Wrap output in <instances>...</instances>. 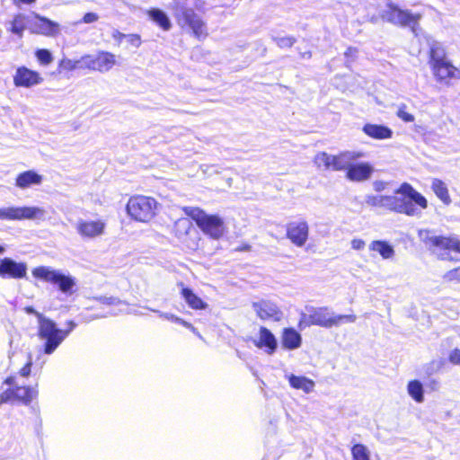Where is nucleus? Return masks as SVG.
Segmentation results:
<instances>
[{"mask_svg": "<svg viewBox=\"0 0 460 460\" xmlns=\"http://www.w3.org/2000/svg\"><path fill=\"white\" fill-rule=\"evenodd\" d=\"M176 225L179 228H183L186 234H188L190 229L193 228L191 223L186 218L179 219Z\"/></svg>", "mask_w": 460, "mask_h": 460, "instance_id": "obj_42", "label": "nucleus"}, {"mask_svg": "<svg viewBox=\"0 0 460 460\" xmlns=\"http://www.w3.org/2000/svg\"><path fill=\"white\" fill-rule=\"evenodd\" d=\"M68 325L66 329L59 328L51 318H39L38 336L43 342L45 354H52L76 326L73 321Z\"/></svg>", "mask_w": 460, "mask_h": 460, "instance_id": "obj_3", "label": "nucleus"}, {"mask_svg": "<svg viewBox=\"0 0 460 460\" xmlns=\"http://www.w3.org/2000/svg\"><path fill=\"white\" fill-rule=\"evenodd\" d=\"M79 63H82L81 59L80 60H71V59H68V58H63L61 61H60V64L59 66L65 69V70H67V71H72V70H75L79 66Z\"/></svg>", "mask_w": 460, "mask_h": 460, "instance_id": "obj_37", "label": "nucleus"}, {"mask_svg": "<svg viewBox=\"0 0 460 460\" xmlns=\"http://www.w3.org/2000/svg\"><path fill=\"white\" fill-rule=\"evenodd\" d=\"M31 275L37 279L56 285L58 290L66 296H71L76 291V279L59 270L39 266L31 270Z\"/></svg>", "mask_w": 460, "mask_h": 460, "instance_id": "obj_7", "label": "nucleus"}, {"mask_svg": "<svg viewBox=\"0 0 460 460\" xmlns=\"http://www.w3.org/2000/svg\"><path fill=\"white\" fill-rule=\"evenodd\" d=\"M448 360L451 364L460 366V349H454L449 352Z\"/></svg>", "mask_w": 460, "mask_h": 460, "instance_id": "obj_40", "label": "nucleus"}, {"mask_svg": "<svg viewBox=\"0 0 460 460\" xmlns=\"http://www.w3.org/2000/svg\"><path fill=\"white\" fill-rule=\"evenodd\" d=\"M429 58L432 73L438 81L447 82L451 78L459 77V68L447 60L439 42L430 43Z\"/></svg>", "mask_w": 460, "mask_h": 460, "instance_id": "obj_6", "label": "nucleus"}, {"mask_svg": "<svg viewBox=\"0 0 460 460\" xmlns=\"http://www.w3.org/2000/svg\"><path fill=\"white\" fill-rule=\"evenodd\" d=\"M387 183L383 181H376L373 182V188L376 191H383L385 190Z\"/></svg>", "mask_w": 460, "mask_h": 460, "instance_id": "obj_45", "label": "nucleus"}, {"mask_svg": "<svg viewBox=\"0 0 460 460\" xmlns=\"http://www.w3.org/2000/svg\"><path fill=\"white\" fill-rule=\"evenodd\" d=\"M280 342L283 349L295 350L300 348L302 344V337L295 329L285 328L280 337Z\"/></svg>", "mask_w": 460, "mask_h": 460, "instance_id": "obj_22", "label": "nucleus"}, {"mask_svg": "<svg viewBox=\"0 0 460 460\" xmlns=\"http://www.w3.org/2000/svg\"><path fill=\"white\" fill-rule=\"evenodd\" d=\"M191 7L200 9L202 4L199 0H174L171 5L177 22L181 28H188L199 40L206 39L208 35L206 22L194 13Z\"/></svg>", "mask_w": 460, "mask_h": 460, "instance_id": "obj_1", "label": "nucleus"}, {"mask_svg": "<svg viewBox=\"0 0 460 460\" xmlns=\"http://www.w3.org/2000/svg\"><path fill=\"white\" fill-rule=\"evenodd\" d=\"M99 20V15L95 13H87L83 17L84 23H93Z\"/></svg>", "mask_w": 460, "mask_h": 460, "instance_id": "obj_43", "label": "nucleus"}, {"mask_svg": "<svg viewBox=\"0 0 460 460\" xmlns=\"http://www.w3.org/2000/svg\"><path fill=\"white\" fill-rule=\"evenodd\" d=\"M308 236L309 226L305 220L298 219L288 224L287 237L294 245L297 247L304 246L308 240Z\"/></svg>", "mask_w": 460, "mask_h": 460, "instance_id": "obj_17", "label": "nucleus"}, {"mask_svg": "<svg viewBox=\"0 0 460 460\" xmlns=\"http://www.w3.org/2000/svg\"><path fill=\"white\" fill-rule=\"evenodd\" d=\"M447 276L450 280L460 281V267H457V268L448 271Z\"/></svg>", "mask_w": 460, "mask_h": 460, "instance_id": "obj_44", "label": "nucleus"}, {"mask_svg": "<svg viewBox=\"0 0 460 460\" xmlns=\"http://www.w3.org/2000/svg\"><path fill=\"white\" fill-rule=\"evenodd\" d=\"M13 398L15 399V388L7 389L0 394V406L5 402H8Z\"/></svg>", "mask_w": 460, "mask_h": 460, "instance_id": "obj_38", "label": "nucleus"}, {"mask_svg": "<svg viewBox=\"0 0 460 460\" xmlns=\"http://www.w3.org/2000/svg\"><path fill=\"white\" fill-rule=\"evenodd\" d=\"M172 319L174 320L175 323L181 324L188 329H190L193 332H195V328L193 327V325L187 323L182 318L176 317V318H172Z\"/></svg>", "mask_w": 460, "mask_h": 460, "instance_id": "obj_46", "label": "nucleus"}, {"mask_svg": "<svg viewBox=\"0 0 460 460\" xmlns=\"http://www.w3.org/2000/svg\"><path fill=\"white\" fill-rule=\"evenodd\" d=\"M392 196L391 211L404 214L409 217H418L421 210L428 208V199L411 184L403 182Z\"/></svg>", "mask_w": 460, "mask_h": 460, "instance_id": "obj_2", "label": "nucleus"}, {"mask_svg": "<svg viewBox=\"0 0 460 460\" xmlns=\"http://www.w3.org/2000/svg\"><path fill=\"white\" fill-rule=\"evenodd\" d=\"M407 393L416 402H424V388L420 381H410L407 385Z\"/></svg>", "mask_w": 460, "mask_h": 460, "instance_id": "obj_32", "label": "nucleus"}, {"mask_svg": "<svg viewBox=\"0 0 460 460\" xmlns=\"http://www.w3.org/2000/svg\"><path fill=\"white\" fill-rule=\"evenodd\" d=\"M458 68H459V77H460V66H458Z\"/></svg>", "mask_w": 460, "mask_h": 460, "instance_id": "obj_55", "label": "nucleus"}, {"mask_svg": "<svg viewBox=\"0 0 460 460\" xmlns=\"http://www.w3.org/2000/svg\"><path fill=\"white\" fill-rule=\"evenodd\" d=\"M367 206L373 208H383L391 210L392 208V196L385 195H367L365 199Z\"/></svg>", "mask_w": 460, "mask_h": 460, "instance_id": "obj_30", "label": "nucleus"}, {"mask_svg": "<svg viewBox=\"0 0 460 460\" xmlns=\"http://www.w3.org/2000/svg\"><path fill=\"white\" fill-rule=\"evenodd\" d=\"M27 264L11 258L0 260V276L2 278L22 279L27 274Z\"/></svg>", "mask_w": 460, "mask_h": 460, "instance_id": "obj_18", "label": "nucleus"}, {"mask_svg": "<svg viewBox=\"0 0 460 460\" xmlns=\"http://www.w3.org/2000/svg\"><path fill=\"white\" fill-rule=\"evenodd\" d=\"M396 115L404 122L410 123L415 120L414 115L408 111L407 107L405 105H402L399 107V109L396 111Z\"/></svg>", "mask_w": 460, "mask_h": 460, "instance_id": "obj_36", "label": "nucleus"}, {"mask_svg": "<svg viewBox=\"0 0 460 460\" xmlns=\"http://www.w3.org/2000/svg\"><path fill=\"white\" fill-rule=\"evenodd\" d=\"M28 20H31V18H27L24 14H16L10 22L9 31L22 38L23 31L26 30V28H28Z\"/></svg>", "mask_w": 460, "mask_h": 460, "instance_id": "obj_31", "label": "nucleus"}, {"mask_svg": "<svg viewBox=\"0 0 460 460\" xmlns=\"http://www.w3.org/2000/svg\"><path fill=\"white\" fill-rule=\"evenodd\" d=\"M314 314L316 315H321V314H329L330 312H329L328 308L321 307L318 309V311H314Z\"/></svg>", "mask_w": 460, "mask_h": 460, "instance_id": "obj_50", "label": "nucleus"}, {"mask_svg": "<svg viewBox=\"0 0 460 460\" xmlns=\"http://www.w3.org/2000/svg\"><path fill=\"white\" fill-rule=\"evenodd\" d=\"M278 46L281 48H289L294 44V39L290 37H283L276 39Z\"/></svg>", "mask_w": 460, "mask_h": 460, "instance_id": "obj_41", "label": "nucleus"}, {"mask_svg": "<svg viewBox=\"0 0 460 460\" xmlns=\"http://www.w3.org/2000/svg\"><path fill=\"white\" fill-rule=\"evenodd\" d=\"M289 385L292 388L302 390L305 394L311 393L314 388V382L303 376H296L294 374H287Z\"/></svg>", "mask_w": 460, "mask_h": 460, "instance_id": "obj_27", "label": "nucleus"}, {"mask_svg": "<svg viewBox=\"0 0 460 460\" xmlns=\"http://www.w3.org/2000/svg\"><path fill=\"white\" fill-rule=\"evenodd\" d=\"M46 210L37 206L0 207L1 221L44 220Z\"/></svg>", "mask_w": 460, "mask_h": 460, "instance_id": "obj_8", "label": "nucleus"}, {"mask_svg": "<svg viewBox=\"0 0 460 460\" xmlns=\"http://www.w3.org/2000/svg\"><path fill=\"white\" fill-rule=\"evenodd\" d=\"M358 154L343 151L338 155H331L326 152H319L314 157V164L322 170L343 171L348 162Z\"/></svg>", "mask_w": 460, "mask_h": 460, "instance_id": "obj_12", "label": "nucleus"}, {"mask_svg": "<svg viewBox=\"0 0 460 460\" xmlns=\"http://www.w3.org/2000/svg\"><path fill=\"white\" fill-rule=\"evenodd\" d=\"M341 318H304L300 325L305 323L308 325H319L324 328H332L339 324V320Z\"/></svg>", "mask_w": 460, "mask_h": 460, "instance_id": "obj_33", "label": "nucleus"}, {"mask_svg": "<svg viewBox=\"0 0 460 460\" xmlns=\"http://www.w3.org/2000/svg\"><path fill=\"white\" fill-rule=\"evenodd\" d=\"M350 247L352 250L357 252L363 251L366 247V242L360 238H353L350 241Z\"/></svg>", "mask_w": 460, "mask_h": 460, "instance_id": "obj_39", "label": "nucleus"}, {"mask_svg": "<svg viewBox=\"0 0 460 460\" xmlns=\"http://www.w3.org/2000/svg\"><path fill=\"white\" fill-rule=\"evenodd\" d=\"M181 288V296L185 303L192 309L202 310L207 309L208 305L203 301L192 289L185 287L182 283L179 284Z\"/></svg>", "mask_w": 460, "mask_h": 460, "instance_id": "obj_24", "label": "nucleus"}, {"mask_svg": "<svg viewBox=\"0 0 460 460\" xmlns=\"http://www.w3.org/2000/svg\"><path fill=\"white\" fill-rule=\"evenodd\" d=\"M35 57L41 66H49L53 62V56L49 49H40L35 51Z\"/></svg>", "mask_w": 460, "mask_h": 460, "instance_id": "obj_35", "label": "nucleus"}, {"mask_svg": "<svg viewBox=\"0 0 460 460\" xmlns=\"http://www.w3.org/2000/svg\"><path fill=\"white\" fill-rule=\"evenodd\" d=\"M383 19L389 22L401 26L414 27L421 18L420 13H412L408 10L402 9L396 4L389 2L381 12Z\"/></svg>", "mask_w": 460, "mask_h": 460, "instance_id": "obj_13", "label": "nucleus"}, {"mask_svg": "<svg viewBox=\"0 0 460 460\" xmlns=\"http://www.w3.org/2000/svg\"><path fill=\"white\" fill-rule=\"evenodd\" d=\"M146 13L149 19L156 23L164 31H169L171 29L172 22L166 13L164 11L158 8H151L146 12Z\"/></svg>", "mask_w": 460, "mask_h": 460, "instance_id": "obj_29", "label": "nucleus"}, {"mask_svg": "<svg viewBox=\"0 0 460 460\" xmlns=\"http://www.w3.org/2000/svg\"><path fill=\"white\" fill-rule=\"evenodd\" d=\"M181 209L210 238L219 240L226 234V226L224 219L218 215L208 214L199 207H183Z\"/></svg>", "mask_w": 460, "mask_h": 460, "instance_id": "obj_4", "label": "nucleus"}, {"mask_svg": "<svg viewBox=\"0 0 460 460\" xmlns=\"http://www.w3.org/2000/svg\"><path fill=\"white\" fill-rule=\"evenodd\" d=\"M13 81L16 87L31 88L40 84L43 77L39 72L21 66L16 68Z\"/></svg>", "mask_w": 460, "mask_h": 460, "instance_id": "obj_16", "label": "nucleus"}, {"mask_svg": "<svg viewBox=\"0 0 460 460\" xmlns=\"http://www.w3.org/2000/svg\"><path fill=\"white\" fill-rule=\"evenodd\" d=\"M362 131L365 135L376 140L390 139L394 134L390 128L375 123H366L362 128Z\"/></svg>", "mask_w": 460, "mask_h": 460, "instance_id": "obj_20", "label": "nucleus"}, {"mask_svg": "<svg viewBox=\"0 0 460 460\" xmlns=\"http://www.w3.org/2000/svg\"><path fill=\"white\" fill-rule=\"evenodd\" d=\"M430 385H432L433 388H435L437 385H438V382L437 380H432L430 382Z\"/></svg>", "mask_w": 460, "mask_h": 460, "instance_id": "obj_52", "label": "nucleus"}, {"mask_svg": "<svg viewBox=\"0 0 460 460\" xmlns=\"http://www.w3.org/2000/svg\"><path fill=\"white\" fill-rule=\"evenodd\" d=\"M75 229L82 240L93 241L106 234L107 222L101 217L79 218L75 225Z\"/></svg>", "mask_w": 460, "mask_h": 460, "instance_id": "obj_11", "label": "nucleus"}, {"mask_svg": "<svg viewBox=\"0 0 460 460\" xmlns=\"http://www.w3.org/2000/svg\"><path fill=\"white\" fill-rule=\"evenodd\" d=\"M420 239L430 248L434 250L444 251L441 257L444 259L448 258L449 252H460V239L456 235H434L429 230L424 229L419 231Z\"/></svg>", "mask_w": 460, "mask_h": 460, "instance_id": "obj_9", "label": "nucleus"}, {"mask_svg": "<svg viewBox=\"0 0 460 460\" xmlns=\"http://www.w3.org/2000/svg\"><path fill=\"white\" fill-rule=\"evenodd\" d=\"M349 151L358 154V156L350 159L348 162V165L343 168V171H346V178L354 182H363L370 180L375 172L374 166L368 162L355 163L357 160L365 157V153L355 150Z\"/></svg>", "mask_w": 460, "mask_h": 460, "instance_id": "obj_10", "label": "nucleus"}, {"mask_svg": "<svg viewBox=\"0 0 460 460\" xmlns=\"http://www.w3.org/2000/svg\"><path fill=\"white\" fill-rule=\"evenodd\" d=\"M103 303L108 304V305H119V304H121L120 301H119L118 299L113 298V297L103 298Z\"/></svg>", "mask_w": 460, "mask_h": 460, "instance_id": "obj_49", "label": "nucleus"}, {"mask_svg": "<svg viewBox=\"0 0 460 460\" xmlns=\"http://www.w3.org/2000/svg\"><path fill=\"white\" fill-rule=\"evenodd\" d=\"M81 61L84 67L102 73L108 72L117 64L115 55L107 51H101L96 55H84Z\"/></svg>", "mask_w": 460, "mask_h": 460, "instance_id": "obj_14", "label": "nucleus"}, {"mask_svg": "<svg viewBox=\"0 0 460 460\" xmlns=\"http://www.w3.org/2000/svg\"><path fill=\"white\" fill-rule=\"evenodd\" d=\"M38 389L36 386H17L15 387V399L24 405H29L37 398Z\"/></svg>", "mask_w": 460, "mask_h": 460, "instance_id": "obj_28", "label": "nucleus"}, {"mask_svg": "<svg viewBox=\"0 0 460 460\" xmlns=\"http://www.w3.org/2000/svg\"><path fill=\"white\" fill-rule=\"evenodd\" d=\"M368 249L370 252H376L383 260H394L395 256V250L394 246L385 240H374L372 241L369 245Z\"/></svg>", "mask_w": 460, "mask_h": 460, "instance_id": "obj_25", "label": "nucleus"}, {"mask_svg": "<svg viewBox=\"0 0 460 460\" xmlns=\"http://www.w3.org/2000/svg\"><path fill=\"white\" fill-rule=\"evenodd\" d=\"M24 311L28 314H36L35 310L31 306L25 307Z\"/></svg>", "mask_w": 460, "mask_h": 460, "instance_id": "obj_51", "label": "nucleus"}, {"mask_svg": "<svg viewBox=\"0 0 460 460\" xmlns=\"http://www.w3.org/2000/svg\"><path fill=\"white\" fill-rule=\"evenodd\" d=\"M28 29L31 33L47 37H55L60 32L59 23L37 13H33V18L28 20Z\"/></svg>", "mask_w": 460, "mask_h": 460, "instance_id": "obj_15", "label": "nucleus"}, {"mask_svg": "<svg viewBox=\"0 0 460 460\" xmlns=\"http://www.w3.org/2000/svg\"><path fill=\"white\" fill-rule=\"evenodd\" d=\"M5 252V247L3 245H0V253H4Z\"/></svg>", "mask_w": 460, "mask_h": 460, "instance_id": "obj_53", "label": "nucleus"}, {"mask_svg": "<svg viewBox=\"0 0 460 460\" xmlns=\"http://www.w3.org/2000/svg\"><path fill=\"white\" fill-rule=\"evenodd\" d=\"M5 383L10 384V379H6Z\"/></svg>", "mask_w": 460, "mask_h": 460, "instance_id": "obj_54", "label": "nucleus"}, {"mask_svg": "<svg viewBox=\"0 0 460 460\" xmlns=\"http://www.w3.org/2000/svg\"><path fill=\"white\" fill-rule=\"evenodd\" d=\"M159 208L160 204L155 198L135 195L128 199L126 212L136 222L149 223L156 217Z\"/></svg>", "mask_w": 460, "mask_h": 460, "instance_id": "obj_5", "label": "nucleus"}, {"mask_svg": "<svg viewBox=\"0 0 460 460\" xmlns=\"http://www.w3.org/2000/svg\"><path fill=\"white\" fill-rule=\"evenodd\" d=\"M255 345L260 349H264L265 352L269 355H272L278 348L275 336L265 327H261L259 339L255 341Z\"/></svg>", "mask_w": 460, "mask_h": 460, "instance_id": "obj_21", "label": "nucleus"}, {"mask_svg": "<svg viewBox=\"0 0 460 460\" xmlns=\"http://www.w3.org/2000/svg\"><path fill=\"white\" fill-rule=\"evenodd\" d=\"M43 179V175L38 173L36 171L28 170L20 172L16 176L14 185L20 190H27L41 185Z\"/></svg>", "mask_w": 460, "mask_h": 460, "instance_id": "obj_19", "label": "nucleus"}, {"mask_svg": "<svg viewBox=\"0 0 460 460\" xmlns=\"http://www.w3.org/2000/svg\"><path fill=\"white\" fill-rule=\"evenodd\" d=\"M253 313L258 316H275L282 314L277 304L271 300L261 299L252 305Z\"/></svg>", "mask_w": 460, "mask_h": 460, "instance_id": "obj_23", "label": "nucleus"}, {"mask_svg": "<svg viewBox=\"0 0 460 460\" xmlns=\"http://www.w3.org/2000/svg\"><path fill=\"white\" fill-rule=\"evenodd\" d=\"M352 460H370V451L363 444H355L351 447Z\"/></svg>", "mask_w": 460, "mask_h": 460, "instance_id": "obj_34", "label": "nucleus"}, {"mask_svg": "<svg viewBox=\"0 0 460 460\" xmlns=\"http://www.w3.org/2000/svg\"><path fill=\"white\" fill-rule=\"evenodd\" d=\"M430 189L445 206H449L452 203V198L447 184L444 181L438 178H433L431 180Z\"/></svg>", "mask_w": 460, "mask_h": 460, "instance_id": "obj_26", "label": "nucleus"}, {"mask_svg": "<svg viewBox=\"0 0 460 460\" xmlns=\"http://www.w3.org/2000/svg\"><path fill=\"white\" fill-rule=\"evenodd\" d=\"M214 167L208 164H200L199 170L204 175H210L212 173Z\"/></svg>", "mask_w": 460, "mask_h": 460, "instance_id": "obj_47", "label": "nucleus"}, {"mask_svg": "<svg viewBox=\"0 0 460 460\" xmlns=\"http://www.w3.org/2000/svg\"><path fill=\"white\" fill-rule=\"evenodd\" d=\"M31 358L27 362V364L20 370V374L22 376H28L31 373Z\"/></svg>", "mask_w": 460, "mask_h": 460, "instance_id": "obj_48", "label": "nucleus"}]
</instances>
